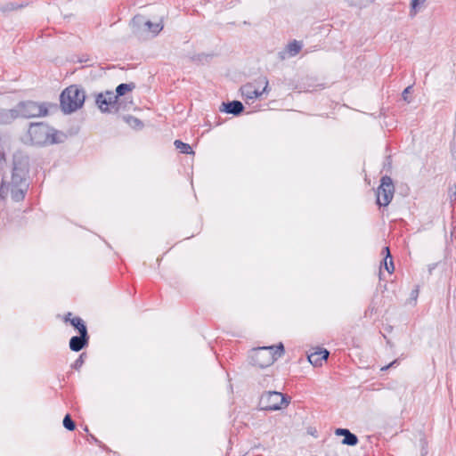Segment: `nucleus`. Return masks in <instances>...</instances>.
Masks as SVG:
<instances>
[{"instance_id": "obj_1", "label": "nucleus", "mask_w": 456, "mask_h": 456, "mask_svg": "<svg viewBox=\"0 0 456 456\" xmlns=\"http://www.w3.org/2000/svg\"><path fill=\"white\" fill-rule=\"evenodd\" d=\"M284 354V346L279 343L277 346H260L254 348L250 354V362L261 369L269 367Z\"/></svg>"}, {"instance_id": "obj_2", "label": "nucleus", "mask_w": 456, "mask_h": 456, "mask_svg": "<svg viewBox=\"0 0 456 456\" xmlns=\"http://www.w3.org/2000/svg\"><path fill=\"white\" fill-rule=\"evenodd\" d=\"M86 100V94L83 88L72 85L62 91L60 95V106L61 110L69 114L80 109Z\"/></svg>"}, {"instance_id": "obj_3", "label": "nucleus", "mask_w": 456, "mask_h": 456, "mask_svg": "<svg viewBox=\"0 0 456 456\" xmlns=\"http://www.w3.org/2000/svg\"><path fill=\"white\" fill-rule=\"evenodd\" d=\"M56 130L44 122L30 123L28 129V135L29 136L30 142L35 145L57 143L58 140L56 139Z\"/></svg>"}, {"instance_id": "obj_4", "label": "nucleus", "mask_w": 456, "mask_h": 456, "mask_svg": "<svg viewBox=\"0 0 456 456\" xmlns=\"http://www.w3.org/2000/svg\"><path fill=\"white\" fill-rule=\"evenodd\" d=\"M290 397L277 391H267L259 399V408L262 411H273L287 407Z\"/></svg>"}, {"instance_id": "obj_5", "label": "nucleus", "mask_w": 456, "mask_h": 456, "mask_svg": "<svg viewBox=\"0 0 456 456\" xmlns=\"http://www.w3.org/2000/svg\"><path fill=\"white\" fill-rule=\"evenodd\" d=\"M51 106L47 102H37L34 101H22L16 106L18 118H32L48 115V109Z\"/></svg>"}, {"instance_id": "obj_6", "label": "nucleus", "mask_w": 456, "mask_h": 456, "mask_svg": "<svg viewBox=\"0 0 456 456\" xmlns=\"http://www.w3.org/2000/svg\"><path fill=\"white\" fill-rule=\"evenodd\" d=\"M269 82L266 77H260L253 83H248L240 87L242 96L254 100L268 91Z\"/></svg>"}, {"instance_id": "obj_7", "label": "nucleus", "mask_w": 456, "mask_h": 456, "mask_svg": "<svg viewBox=\"0 0 456 456\" xmlns=\"http://www.w3.org/2000/svg\"><path fill=\"white\" fill-rule=\"evenodd\" d=\"M395 186L393 180L388 175L382 176L380 184L376 191L377 204L379 207H387L393 200Z\"/></svg>"}, {"instance_id": "obj_8", "label": "nucleus", "mask_w": 456, "mask_h": 456, "mask_svg": "<svg viewBox=\"0 0 456 456\" xmlns=\"http://www.w3.org/2000/svg\"><path fill=\"white\" fill-rule=\"evenodd\" d=\"M95 102L102 112H117L120 109V102L111 91L97 94Z\"/></svg>"}, {"instance_id": "obj_9", "label": "nucleus", "mask_w": 456, "mask_h": 456, "mask_svg": "<svg viewBox=\"0 0 456 456\" xmlns=\"http://www.w3.org/2000/svg\"><path fill=\"white\" fill-rule=\"evenodd\" d=\"M142 26L146 31L151 32L152 37L157 36L163 28V26L160 23H154L151 20H145L144 17L141 15L134 16L132 20L133 28H139ZM134 32L137 33V30H134Z\"/></svg>"}, {"instance_id": "obj_10", "label": "nucleus", "mask_w": 456, "mask_h": 456, "mask_svg": "<svg viewBox=\"0 0 456 456\" xmlns=\"http://www.w3.org/2000/svg\"><path fill=\"white\" fill-rule=\"evenodd\" d=\"M89 338V334H79L78 336H73L69 339L70 350L74 352L81 351L83 348L88 346Z\"/></svg>"}, {"instance_id": "obj_11", "label": "nucleus", "mask_w": 456, "mask_h": 456, "mask_svg": "<svg viewBox=\"0 0 456 456\" xmlns=\"http://www.w3.org/2000/svg\"><path fill=\"white\" fill-rule=\"evenodd\" d=\"M220 110L234 116H239L244 110V105L240 101L223 102Z\"/></svg>"}, {"instance_id": "obj_12", "label": "nucleus", "mask_w": 456, "mask_h": 456, "mask_svg": "<svg viewBox=\"0 0 456 456\" xmlns=\"http://www.w3.org/2000/svg\"><path fill=\"white\" fill-rule=\"evenodd\" d=\"M335 435L344 436L342 444L346 445L354 446L359 442L357 436L350 432L347 428H337L335 430Z\"/></svg>"}, {"instance_id": "obj_13", "label": "nucleus", "mask_w": 456, "mask_h": 456, "mask_svg": "<svg viewBox=\"0 0 456 456\" xmlns=\"http://www.w3.org/2000/svg\"><path fill=\"white\" fill-rule=\"evenodd\" d=\"M12 168L20 172L28 173V158L21 153H16L13 155Z\"/></svg>"}, {"instance_id": "obj_14", "label": "nucleus", "mask_w": 456, "mask_h": 456, "mask_svg": "<svg viewBox=\"0 0 456 456\" xmlns=\"http://www.w3.org/2000/svg\"><path fill=\"white\" fill-rule=\"evenodd\" d=\"M18 118L16 108L0 109V124L8 125Z\"/></svg>"}, {"instance_id": "obj_15", "label": "nucleus", "mask_w": 456, "mask_h": 456, "mask_svg": "<svg viewBox=\"0 0 456 456\" xmlns=\"http://www.w3.org/2000/svg\"><path fill=\"white\" fill-rule=\"evenodd\" d=\"M330 355V353L326 349H320L308 355V361L314 366H321L322 361H326Z\"/></svg>"}, {"instance_id": "obj_16", "label": "nucleus", "mask_w": 456, "mask_h": 456, "mask_svg": "<svg viewBox=\"0 0 456 456\" xmlns=\"http://www.w3.org/2000/svg\"><path fill=\"white\" fill-rule=\"evenodd\" d=\"M28 184H21L19 187H12L11 191L12 200L15 202L22 201L25 199Z\"/></svg>"}, {"instance_id": "obj_17", "label": "nucleus", "mask_w": 456, "mask_h": 456, "mask_svg": "<svg viewBox=\"0 0 456 456\" xmlns=\"http://www.w3.org/2000/svg\"><path fill=\"white\" fill-rule=\"evenodd\" d=\"M28 174V172H20L14 168H12V186L19 187L21 184H28L26 182Z\"/></svg>"}, {"instance_id": "obj_18", "label": "nucleus", "mask_w": 456, "mask_h": 456, "mask_svg": "<svg viewBox=\"0 0 456 456\" xmlns=\"http://www.w3.org/2000/svg\"><path fill=\"white\" fill-rule=\"evenodd\" d=\"M70 324L77 330L78 334H88L87 327L82 318L73 317L70 320Z\"/></svg>"}, {"instance_id": "obj_19", "label": "nucleus", "mask_w": 456, "mask_h": 456, "mask_svg": "<svg viewBox=\"0 0 456 456\" xmlns=\"http://www.w3.org/2000/svg\"><path fill=\"white\" fill-rule=\"evenodd\" d=\"M427 0H411L409 15L413 18L424 7Z\"/></svg>"}, {"instance_id": "obj_20", "label": "nucleus", "mask_w": 456, "mask_h": 456, "mask_svg": "<svg viewBox=\"0 0 456 456\" xmlns=\"http://www.w3.org/2000/svg\"><path fill=\"white\" fill-rule=\"evenodd\" d=\"M134 88H135V85L134 83H122L118 85L116 88V94L114 95H117V100H119L120 96L125 95L126 92L132 91Z\"/></svg>"}, {"instance_id": "obj_21", "label": "nucleus", "mask_w": 456, "mask_h": 456, "mask_svg": "<svg viewBox=\"0 0 456 456\" xmlns=\"http://www.w3.org/2000/svg\"><path fill=\"white\" fill-rule=\"evenodd\" d=\"M174 145L183 154H187V155L194 154V151H193L191 146L188 143H185V142L180 141V140H175L174 142Z\"/></svg>"}, {"instance_id": "obj_22", "label": "nucleus", "mask_w": 456, "mask_h": 456, "mask_svg": "<svg viewBox=\"0 0 456 456\" xmlns=\"http://www.w3.org/2000/svg\"><path fill=\"white\" fill-rule=\"evenodd\" d=\"M383 252H386V256L384 258L385 268L388 272V273H392L394 272V270H395V267H394V263H393V260H392V256H391L390 251H389V248L388 247H385L383 248Z\"/></svg>"}, {"instance_id": "obj_23", "label": "nucleus", "mask_w": 456, "mask_h": 456, "mask_svg": "<svg viewBox=\"0 0 456 456\" xmlns=\"http://www.w3.org/2000/svg\"><path fill=\"white\" fill-rule=\"evenodd\" d=\"M302 49V44L297 40H294L287 45V52L289 56H296Z\"/></svg>"}, {"instance_id": "obj_24", "label": "nucleus", "mask_w": 456, "mask_h": 456, "mask_svg": "<svg viewBox=\"0 0 456 456\" xmlns=\"http://www.w3.org/2000/svg\"><path fill=\"white\" fill-rule=\"evenodd\" d=\"M349 6L357 8H365L372 4L375 0H344Z\"/></svg>"}, {"instance_id": "obj_25", "label": "nucleus", "mask_w": 456, "mask_h": 456, "mask_svg": "<svg viewBox=\"0 0 456 456\" xmlns=\"http://www.w3.org/2000/svg\"><path fill=\"white\" fill-rule=\"evenodd\" d=\"M447 196L448 200L450 201L451 207H454V204L456 202V184H449L448 190H447Z\"/></svg>"}, {"instance_id": "obj_26", "label": "nucleus", "mask_w": 456, "mask_h": 456, "mask_svg": "<svg viewBox=\"0 0 456 456\" xmlns=\"http://www.w3.org/2000/svg\"><path fill=\"white\" fill-rule=\"evenodd\" d=\"M209 57H210L209 55L205 54V53H198V54H193L191 56H189L191 61L197 63V64L203 63L204 61H208Z\"/></svg>"}, {"instance_id": "obj_27", "label": "nucleus", "mask_w": 456, "mask_h": 456, "mask_svg": "<svg viewBox=\"0 0 456 456\" xmlns=\"http://www.w3.org/2000/svg\"><path fill=\"white\" fill-rule=\"evenodd\" d=\"M62 424H63V427L66 429H68L69 431H73L76 428V423L71 419V416L69 414H66L64 416Z\"/></svg>"}, {"instance_id": "obj_28", "label": "nucleus", "mask_w": 456, "mask_h": 456, "mask_svg": "<svg viewBox=\"0 0 456 456\" xmlns=\"http://www.w3.org/2000/svg\"><path fill=\"white\" fill-rule=\"evenodd\" d=\"M86 357V353H82L77 357V359L72 363L71 368L78 370L84 364Z\"/></svg>"}, {"instance_id": "obj_29", "label": "nucleus", "mask_w": 456, "mask_h": 456, "mask_svg": "<svg viewBox=\"0 0 456 456\" xmlns=\"http://www.w3.org/2000/svg\"><path fill=\"white\" fill-rule=\"evenodd\" d=\"M412 90V86H407L402 93V97L403 99L407 102H411V99L409 98V94H411Z\"/></svg>"}, {"instance_id": "obj_30", "label": "nucleus", "mask_w": 456, "mask_h": 456, "mask_svg": "<svg viewBox=\"0 0 456 456\" xmlns=\"http://www.w3.org/2000/svg\"><path fill=\"white\" fill-rule=\"evenodd\" d=\"M7 191L5 189V182L3 180L0 184V198L4 199L6 197Z\"/></svg>"}, {"instance_id": "obj_31", "label": "nucleus", "mask_w": 456, "mask_h": 456, "mask_svg": "<svg viewBox=\"0 0 456 456\" xmlns=\"http://www.w3.org/2000/svg\"><path fill=\"white\" fill-rule=\"evenodd\" d=\"M399 363V361L397 359L394 360L392 362H390L388 365H386L381 368V370H387L389 368L394 367Z\"/></svg>"}, {"instance_id": "obj_32", "label": "nucleus", "mask_w": 456, "mask_h": 456, "mask_svg": "<svg viewBox=\"0 0 456 456\" xmlns=\"http://www.w3.org/2000/svg\"><path fill=\"white\" fill-rule=\"evenodd\" d=\"M418 296H419V289H418V287H417L415 289H413V290L411 291V297L413 300H416V299H417V297H418Z\"/></svg>"}, {"instance_id": "obj_33", "label": "nucleus", "mask_w": 456, "mask_h": 456, "mask_svg": "<svg viewBox=\"0 0 456 456\" xmlns=\"http://www.w3.org/2000/svg\"><path fill=\"white\" fill-rule=\"evenodd\" d=\"M133 119V122L134 125L136 126H140L141 127L142 126V123L140 119L136 118H131Z\"/></svg>"}, {"instance_id": "obj_34", "label": "nucleus", "mask_w": 456, "mask_h": 456, "mask_svg": "<svg viewBox=\"0 0 456 456\" xmlns=\"http://www.w3.org/2000/svg\"><path fill=\"white\" fill-rule=\"evenodd\" d=\"M71 315H72V314H71V313H68V314L65 315V317H64V322H69L70 323V320L72 319V318H71Z\"/></svg>"}, {"instance_id": "obj_35", "label": "nucleus", "mask_w": 456, "mask_h": 456, "mask_svg": "<svg viewBox=\"0 0 456 456\" xmlns=\"http://www.w3.org/2000/svg\"><path fill=\"white\" fill-rule=\"evenodd\" d=\"M90 437H91V439H92L94 443H96V444L100 443V442H99V440H98L94 436L90 435Z\"/></svg>"}, {"instance_id": "obj_36", "label": "nucleus", "mask_w": 456, "mask_h": 456, "mask_svg": "<svg viewBox=\"0 0 456 456\" xmlns=\"http://www.w3.org/2000/svg\"><path fill=\"white\" fill-rule=\"evenodd\" d=\"M262 86V85H257V84H256V91H261V90H260V86Z\"/></svg>"}, {"instance_id": "obj_37", "label": "nucleus", "mask_w": 456, "mask_h": 456, "mask_svg": "<svg viewBox=\"0 0 456 456\" xmlns=\"http://www.w3.org/2000/svg\"><path fill=\"white\" fill-rule=\"evenodd\" d=\"M84 430H85L86 432H88V428H87V427H85Z\"/></svg>"}]
</instances>
